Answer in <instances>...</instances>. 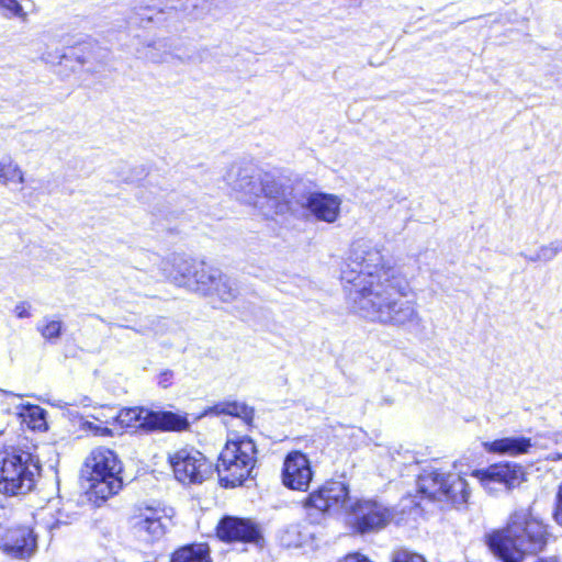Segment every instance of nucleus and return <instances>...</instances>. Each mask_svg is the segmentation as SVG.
<instances>
[{"mask_svg": "<svg viewBox=\"0 0 562 562\" xmlns=\"http://www.w3.org/2000/svg\"><path fill=\"white\" fill-rule=\"evenodd\" d=\"M303 507L312 522H321L325 514L344 512L353 516V527L360 533L378 531L393 519L392 509L375 501H353L344 482H328L311 493Z\"/></svg>", "mask_w": 562, "mask_h": 562, "instance_id": "obj_2", "label": "nucleus"}, {"mask_svg": "<svg viewBox=\"0 0 562 562\" xmlns=\"http://www.w3.org/2000/svg\"><path fill=\"white\" fill-rule=\"evenodd\" d=\"M58 503V501H49L45 507L41 508L36 513V517L44 521L46 527L49 529L54 528L56 525L61 522L60 517H57L54 520H46V516L50 515L52 510L57 507Z\"/></svg>", "mask_w": 562, "mask_h": 562, "instance_id": "obj_29", "label": "nucleus"}, {"mask_svg": "<svg viewBox=\"0 0 562 562\" xmlns=\"http://www.w3.org/2000/svg\"><path fill=\"white\" fill-rule=\"evenodd\" d=\"M38 475V460L30 451L21 448L0 451V492L26 494L33 490Z\"/></svg>", "mask_w": 562, "mask_h": 562, "instance_id": "obj_6", "label": "nucleus"}, {"mask_svg": "<svg viewBox=\"0 0 562 562\" xmlns=\"http://www.w3.org/2000/svg\"><path fill=\"white\" fill-rule=\"evenodd\" d=\"M383 245L356 239L341 268L350 310L361 318L408 331L423 327L417 303L404 299L406 288L383 255Z\"/></svg>", "mask_w": 562, "mask_h": 562, "instance_id": "obj_1", "label": "nucleus"}, {"mask_svg": "<svg viewBox=\"0 0 562 562\" xmlns=\"http://www.w3.org/2000/svg\"><path fill=\"white\" fill-rule=\"evenodd\" d=\"M392 562H426L425 558L407 549H397L392 553Z\"/></svg>", "mask_w": 562, "mask_h": 562, "instance_id": "obj_28", "label": "nucleus"}, {"mask_svg": "<svg viewBox=\"0 0 562 562\" xmlns=\"http://www.w3.org/2000/svg\"><path fill=\"white\" fill-rule=\"evenodd\" d=\"M85 427L86 429L92 431L94 435L98 436H113L114 434H116L114 428H111L98 422H86Z\"/></svg>", "mask_w": 562, "mask_h": 562, "instance_id": "obj_30", "label": "nucleus"}, {"mask_svg": "<svg viewBox=\"0 0 562 562\" xmlns=\"http://www.w3.org/2000/svg\"><path fill=\"white\" fill-rule=\"evenodd\" d=\"M116 434L125 428L147 430H182L188 426L186 418L171 412H150L142 407L117 411Z\"/></svg>", "mask_w": 562, "mask_h": 562, "instance_id": "obj_10", "label": "nucleus"}, {"mask_svg": "<svg viewBox=\"0 0 562 562\" xmlns=\"http://www.w3.org/2000/svg\"><path fill=\"white\" fill-rule=\"evenodd\" d=\"M37 330L45 340L56 341L61 335L63 323L60 321L44 318L43 323L37 325Z\"/></svg>", "mask_w": 562, "mask_h": 562, "instance_id": "obj_25", "label": "nucleus"}, {"mask_svg": "<svg viewBox=\"0 0 562 562\" xmlns=\"http://www.w3.org/2000/svg\"><path fill=\"white\" fill-rule=\"evenodd\" d=\"M282 484L293 491H307L313 479L311 462L300 451L286 454L281 473Z\"/></svg>", "mask_w": 562, "mask_h": 562, "instance_id": "obj_14", "label": "nucleus"}, {"mask_svg": "<svg viewBox=\"0 0 562 562\" xmlns=\"http://www.w3.org/2000/svg\"><path fill=\"white\" fill-rule=\"evenodd\" d=\"M177 481L184 485L201 484L212 473V464L193 448H182L168 457Z\"/></svg>", "mask_w": 562, "mask_h": 562, "instance_id": "obj_11", "label": "nucleus"}, {"mask_svg": "<svg viewBox=\"0 0 562 562\" xmlns=\"http://www.w3.org/2000/svg\"><path fill=\"white\" fill-rule=\"evenodd\" d=\"M257 461V448L247 436L228 437L216 464L220 482L225 487L240 485L251 473Z\"/></svg>", "mask_w": 562, "mask_h": 562, "instance_id": "obj_7", "label": "nucleus"}, {"mask_svg": "<svg viewBox=\"0 0 562 562\" xmlns=\"http://www.w3.org/2000/svg\"><path fill=\"white\" fill-rule=\"evenodd\" d=\"M471 475L492 495L510 491L524 481L521 467L514 463H495L485 469L472 471Z\"/></svg>", "mask_w": 562, "mask_h": 562, "instance_id": "obj_12", "label": "nucleus"}, {"mask_svg": "<svg viewBox=\"0 0 562 562\" xmlns=\"http://www.w3.org/2000/svg\"><path fill=\"white\" fill-rule=\"evenodd\" d=\"M164 271L177 286L186 288L203 295L210 294L213 284L221 279V270L204 261L175 258L172 262H164Z\"/></svg>", "mask_w": 562, "mask_h": 562, "instance_id": "obj_8", "label": "nucleus"}, {"mask_svg": "<svg viewBox=\"0 0 562 562\" xmlns=\"http://www.w3.org/2000/svg\"><path fill=\"white\" fill-rule=\"evenodd\" d=\"M117 411L114 407L102 406L95 411L92 415L93 419L98 423L104 424L111 428L117 429L116 417Z\"/></svg>", "mask_w": 562, "mask_h": 562, "instance_id": "obj_27", "label": "nucleus"}, {"mask_svg": "<svg viewBox=\"0 0 562 562\" xmlns=\"http://www.w3.org/2000/svg\"><path fill=\"white\" fill-rule=\"evenodd\" d=\"M0 8L4 11V18H19L22 21L27 20V13L18 0H0Z\"/></svg>", "mask_w": 562, "mask_h": 562, "instance_id": "obj_26", "label": "nucleus"}, {"mask_svg": "<svg viewBox=\"0 0 562 562\" xmlns=\"http://www.w3.org/2000/svg\"><path fill=\"white\" fill-rule=\"evenodd\" d=\"M484 449L490 453L517 457L529 452L531 440L525 437H505L483 442Z\"/></svg>", "mask_w": 562, "mask_h": 562, "instance_id": "obj_19", "label": "nucleus"}, {"mask_svg": "<svg viewBox=\"0 0 562 562\" xmlns=\"http://www.w3.org/2000/svg\"><path fill=\"white\" fill-rule=\"evenodd\" d=\"M547 527L529 509L516 510L507 527L488 538V547L503 562H522L525 555L536 553L547 543Z\"/></svg>", "mask_w": 562, "mask_h": 562, "instance_id": "obj_3", "label": "nucleus"}, {"mask_svg": "<svg viewBox=\"0 0 562 562\" xmlns=\"http://www.w3.org/2000/svg\"><path fill=\"white\" fill-rule=\"evenodd\" d=\"M280 543L286 548H303L312 546L314 533L310 528L300 522L285 526L279 535Z\"/></svg>", "mask_w": 562, "mask_h": 562, "instance_id": "obj_20", "label": "nucleus"}, {"mask_svg": "<svg viewBox=\"0 0 562 562\" xmlns=\"http://www.w3.org/2000/svg\"><path fill=\"white\" fill-rule=\"evenodd\" d=\"M223 179L236 200L252 206L263 204V200L278 202L282 195V187L277 180L252 164H232Z\"/></svg>", "mask_w": 562, "mask_h": 562, "instance_id": "obj_5", "label": "nucleus"}, {"mask_svg": "<svg viewBox=\"0 0 562 562\" xmlns=\"http://www.w3.org/2000/svg\"><path fill=\"white\" fill-rule=\"evenodd\" d=\"M171 515L164 507H138L130 518V525L135 536L144 541H155L164 537Z\"/></svg>", "mask_w": 562, "mask_h": 562, "instance_id": "obj_13", "label": "nucleus"}, {"mask_svg": "<svg viewBox=\"0 0 562 562\" xmlns=\"http://www.w3.org/2000/svg\"><path fill=\"white\" fill-rule=\"evenodd\" d=\"M217 536L225 541L258 543L260 530L251 520L226 517L217 526Z\"/></svg>", "mask_w": 562, "mask_h": 562, "instance_id": "obj_16", "label": "nucleus"}, {"mask_svg": "<svg viewBox=\"0 0 562 562\" xmlns=\"http://www.w3.org/2000/svg\"><path fill=\"white\" fill-rule=\"evenodd\" d=\"M31 310L32 305L26 301H22L14 306V314L18 318H29L32 316Z\"/></svg>", "mask_w": 562, "mask_h": 562, "instance_id": "obj_31", "label": "nucleus"}, {"mask_svg": "<svg viewBox=\"0 0 562 562\" xmlns=\"http://www.w3.org/2000/svg\"><path fill=\"white\" fill-rule=\"evenodd\" d=\"M121 472L122 463L113 450L105 447L92 449L81 469L89 499L100 506L116 495L123 487Z\"/></svg>", "mask_w": 562, "mask_h": 562, "instance_id": "obj_4", "label": "nucleus"}, {"mask_svg": "<svg viewBox=\"0 0 562 562\" xmlns=\"http://www.w3.org/2000/svg\"><path fill=\"white\" fill-rule=\"evenodd\" d=\"M8 411L21 418V422L33 430H46V412L38 405L24 402L23 396L4 392Z\"/></svg>", "mask_w": 562, "mask_h": 562, "instance_id": "obj_15", "label": "nucleus"}, {"mask_svg": "<svg viewBox=\"0 0 562 562\" xmlns=\"http://www.w3.org/2000/svg\"><path fill=\"white\" fill-rule=\"evenodd\" d=\"M417 486L428 498L447 501L454 505L467 504L471 495L469 483L458 473L424 471L418 477Z\"/></svg>", "mask_w": 562, "mask_h": 562, "instance_id": "obj_9", "label": "nucleus"}, {"mask_svg": "<svg viewBox=\"0 0 562 562\" xmlns=\"http://www.w3.org/2000/svg\"><path fill=\"white\" fill-rule=\"evenodd\" d=\"M170 562H212V559L207 544L193 543L176 550Z\"/></svg>", "mask_w": 562, "mask_h": 562, "instance_id": "obj_22", "label": "nucleus"}, {"mask_svg": "<svg viewBox=\"0 0 562 562\" xmlns=\"http://www.w3.org/2000/svg\"><path fill=\"white\" fill-rule=\"evenodd\" d=\"M562 252V239H555L541 245L537 250H522L519 255L529 263L550 262Z\"/></svg>", "mask_w": 562, "mask_h": 562, "instance_id": "obj_23", "label": "nucleus"}, {"mask_svg": "<svg viewBox=\"0 0 562 562\" xmlns=\"http://www.w3.org/2000/svg\"><path fill=\"white\" fill-rule=\"evenodd\" d=\"M338 562H372L361 553H350L341 558Z\"/></svg>", "mask_w": 562, "mask_h": 562, "instance_id": "obj_33", "label": "nucleus"}, {"mask_svg": "<svg viewBox=\"0 0 562 562\" xmlns=\"http://www.w3.org/2000/svg\"><path fill=\"white\" fill-rule=\"evenodd\" d=\"M244 411H245V407L241 405H238L236 403L228 404V405H226V408L223 409V412H225L229 415H234V416H239L240 413H243Z\"/></svg>", "mask_w": 562, "mask_h": 562, "instance_id": "obj_34", "label": "nucleus"}, {"mask_svg": "<svg viewBox=\"0 0 562 562\" xmlns=\"http://www.w3.org/2000/svg\"><path fill=\"white\" fill-rule=\"evenodd\" d=\"M554 518L559 525L562 526V482L559 486V492L557 495V506L554 510Z\"/></svg>", "mask_w": 562, "mask_h": 562, "instance_id": "obj_32", "label": "nucleus"}, {"mask_svg": "<svg viewBox=\"0 0 562 562\" xmlns=\"http://www.w3.org/2000/svg\"><path fill=\"white\" fill-rule=\"evenodd\" d=\"M302 206L317 221L335 223L340 214L341 200L335 194L311 193Z\"/></svg>", "mask_w": 562, "mask_h": 562, "instance_id": "obj_17", "label": "nucleus"}, {"mask_svg": "<svg viewBox=\"0 0 562 562\" xmlns=\"http://www.w3.org/2000/svg\"><path fill=\"white\" fill-rule=\"evenodd\" d=\"M26 182V173L22 167L11 157L0 159V184L23 186Z\"/></svg>", "mask_w": 562, "mask_h": 562, "instance_id": "obj_21", "label": "nucleus"}, {"mask_svg": "<svg viewBox=\"0 0 562 562\" xmlns=\"http://www.w3.org/2000/svg\"><path fill=\"white\" fill-rule=\"evenodd\" d=\"M238 293L236 282L221 271V279L214 282L209 295H215L223 302H232L237 297Z\"/></svg>", "mask_w": 562, "mask_h": 562, "instance_id": "obj_24", "label": "nucleus"}, {"mask_svg": "<svg viewBox=\"0 0 562 562\" xmlns=\"http://www.w3.org/2000/svg\"><path fill=\"white\" fill-rule=\"evenodd\" d=\"M35 546V537L29 527L23 526L8 530L4 542L5 551L24 558L34 551Z\"/></svg>", "mask_w": 562, "mask_h": 562, "instance_id": "obj_18", "label": "nucleus"}]
</instances>
